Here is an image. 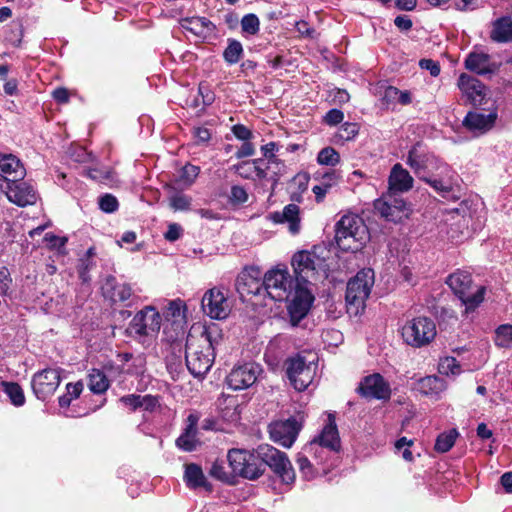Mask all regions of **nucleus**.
I'll list each match as a JSON object with an SVG mask.
<instances>
[{
    "label": "nucleus",
    "instance_id": "27",
    "mask_svg": "<svg viewBox=\"0 0 512 512\" xmlns=\"http://www.w3.org/2000/svg\"><path fill=\"white\" fill-rule=\"evenodd\" d=\"M180 25L202 40L212 36L216 30V26L209 19L198 16L183 18Z\"/></svg>",
    "mask_w": 512,
    "mask_h": 512
},
{
    "label": "nucleus",
    "instance_id": "18",
    "mask_svg": "<svg viewBox=\"0 0 512 512\" xmlns=\"http://www.w3.org/2000/svg\"><path fill=\"white\" fill-rule=\"evenodd\" d=\"M201 304L204 313L212 319H225L231 311L226 295L217 287L205 292Z\"/></svg>",
    "mask_w": 512,
    "mask_h": 512
},
{
    "label": "nucleus",
    "instance_id": "12",
    "mask_svg": "<svg viewBox=\"0 0 512 512\" xmlns=\"http://www.w3.org/2000/svg\"><path fill=\"white\" fill-rule=\"evenodd\" d=\"M438 158L429 152L422 144L416 143L408 151L406 164L413 170L415 175L425 182V178L434 172Z\"/></svg>",
    "mask_w": 512,
    "mask_h": 512
},
{
    "label": "nucleus",
    "instance_id": "52",
    "mask_svg": "<svg viewBox=\"0 0 512 512\" xmlns=\"http://www.w3.org/2000/svg\"><path fill=\"white\" fill-rule=\"evenodd\" d=\"M99 207L106 213H113L118 209V201L111 194H105L99 198Z\"/></svg>",
    "mask_w": 512,
    "mask_h": 512
},
{
    "label": "nucleus",
    "instance_id": "37",
    "mask_svg": "<svg viewBox=\"0 0 512 512\" xmlns=\"http://www.w3.org/2000/svg\"><path fill=\"white\" fill-rule=\"evenodd\" d=\"M88 387L95 394H102L109 388V380L99 369H92L88 375Z\"/></svg>",
    "mask_w": 512,
    "mask_h": 512
},
{
    "label": "nucleus",
    "instance_id": "17",
    "mask_svg": "<svg viewBox=\"0 0 512 512\" xmlns=\"http://www.w3.org/2000/svg\"><path fill=\"white\" fill-rule=\"evenodd\" d=\"M300 429V424L293 417L274 421L268 426L272 441L285 448H290L294 444Z\"/></svg>",
    "mask_w": 512,
    "mask_h": 512
},
{
    "label": "nucleus",
    "instance_id": "61",
    "mask_svg": "<svg viewBox=\"0 0 512 512\" xmlns=\"http://www.w3.org/2000/svg\"><path fill=\"white\" fill-rule=\"evenodd\" d=\"M140 399H141V395L129 394V395L122 396L119 401L123 405H125V406L129 407L131 410L135 411L136 409L140 408V406H141Z\"/></svg>",
    "mask_w": 512,
    "mask_h": 512
},
{
    "label": "nucleus",
    "instance_id": "32",
    "mask_svg": "<svg viewBox=\"0 0 512 512\" xmlns=\"http://www.w3.org/2000/svg\"><path fill=\"white\" fill-rule=\"evenodd\" d=\"M322 447L329 448L333 452H339L341 449V440L337 425L335 422V414L328 413L327 422L322 428Z\"/></svg>",
    "mask_w": 512,
    "mask_h": 512
},
{
    "label": "nucleus",
    "instance_id": "34",
    "mask_svg": "<svg viewBox=\"0 0 512 512\" xmlns=\"http://www.w3.org/2000/svg\"><path fill=\"white\" fill-rule=\"evenodd\" d=\"M184 480L187 486L192 489L204 488L206 491L212 489L201 467L197 464L192 463L185 466Z\"/></svg>",
    "mask_w": 512,
    "mask_h": 512
},
{
    "label": "nucleus",
    "instance_id": "35",
    "mask_svg": "<svg viewBox=\"0 0 512 512\" xmlns=\"http://www.w3.org/2000/svg\"><path fill=\"white\" fill-rule=\"evenodd\" d=\"M415 389L423 395L437 397L445 390V382L437 376H426L418 380Z\"/></svg>",
    "mask_w": 512,
    "mask_h": 512
},
{
    "label": "nucleus",
    "instance_id": "24",
    "mask_svg": "<svg viewBox=\"0 0 512 512\" xmlns=\"http://www.w3.org/2000/svg\"><path fill=\"white\" fill-rule=\"evenodd\" d=\"M458 86L474 106L482 105L485 98V86L482 82L467 74H461Z\"/></svg>",
    "mask_w": 512,
    "mask_h": 512
},
{
    "label": "nucleus",
    "instance_id": "1",
    "mask_svg": "<svg viewBox=\"0 0 512 512\" xmlns=\"http://www.w3.org/2000/svg\"><path fill=\"white\" fill-rule=\"evenodd\" d=\"M263 292L274 301H288V311L295 322L307 315L313 301L310 289L293 280L286 268L265 273Z\"/></svg>",
    "mask_w": 512,
    "mask_h": 512
},
{
    "label": "nucleus",
    "instance_id": "56",
    "mask_svg": "<svg viewBox=\"0 0 512 512\" xmlns=\"http://www.w3.org/2000/svg\"><path fill=\"white\" fill-rule=\"evenodd\" d=\"M200 168L198 166L187 164L181 172V179L188 185H191L199 175Z\"/></svg>",
    "mask_w": 512,
    "mask_h": 512
},
{
    "label": "nucleus",
    "instance_id": "8",
    "mask_svg": "<svg viewBox=\"0 0 512 512\" xmlns=\"http://www.w3.org/2000/svg\"><path fill=\"white\" fill-rule=\"evenodd\" d=\"M227 460L236 475L249 480L258 479L265 472L263 465L258 462L257 450L251 453L243 449H231Z\"/></svg>",
    "mask_w": 512,
    "mask_h": 512
},
{
    "label": "nucleus",
    "instance_id": "60",
    "mask_svg": "<svg viewBox=\"0 0 512 512\" xmlns=\"http://www.w3.org/2000/svg\"><path fill=\"white\" fill-rule=\"evenodd\" d=\"M232 132L234 134V136L239 139V140H242L243 142L244 141H248L252 138V132L250 129H248L245 125L243 124H236L232 127Z\"/></svg>",
    "mask_w": 512,
    "mask_h": 512
},
{
    "label": "nucleus",
    "instance_id": "28",
    "mask_svg": "<svg viewBox=\"0 0 512 512\" xmlns=\"http://www.w3.org/2000/svg\"><path fill=\"white\" fill-rule=\"evenodd\" d=\"M320 445V436H315L314 439L307 444L302 451L298 454L297 463L299 470L303 477L310 480L315 477V470L311 463L310 457L317 459V446Z\"/></svg>",
    "mask_w": 512,
    "mask_h": 512
},
{
    "label": "nucleus",
    "instance_id": "14",
    "mask_svg": "<svg viewBox=\"0 0 512 512\" xmlns=\"http://www.w3.org/2000/svg\"><path fill=\"white\" fill-rule=\"evenodd\" d=\"M60 383V369L46 368L33 375L31 385L37 399L45 401L55 393Z\"/></svg>",
    "mask_w": 512,
    "mask_h": 512
},
{
    "label": "nucleus",
    "instance_id": "36",
    "mask_svg": "<svg viewBox=\"0 0 512 512\" xmlns=\"http://www.w3.org/2000/svg\"><path fill=\"white\" fill-rule=\"evenodd\" d=\"M465 67L480 75H486L493 71L490 57L485 53H470L465 60Z\"/></svg>",
    "mask_w": 512,
    "mask_h": 512
},
{
    "label": "nucleus",
    "instance_id": "55",
    "mask_svg": "<svg viewBox=\"0 0 512 512\" xmlns=\"http://www.w3.org/2000/svg\"><path fill=\"white\" fill-rule=\"evenodd\" d=\"M340 161L339 153L332 147L322 149V165L335 166Z\"/></svg>",
    "mask_w": 512,
    "mask_h": 512
},
{
    "label": "nucleus",
    "instance_id": "3",
    "mask_svg": "<svg viewBox=\"0 0 512 512\" xmlns=\"http://www.w3.org/2000/svg\"><path fill=\"white\" fill-rule=\"evenodd\" d=\"M447 285L465 306V312L475 310L484 300L486 288L474 286L469 272L458 270L447 277Z\"/></svg>",
    "mask_w": 512,
    "mask_h": 512
},
{
    "label": "nucleus",
    "instance_id": "4",
    "mask_svg": "<svg viewBox=\"0 0 512 512\" xmlns=\"http://www.w3.org/2000/svg\"><path fill=\"white\" fill-rule=\"evenodd\" d=\"M374 285V271L363 269L347 283L346 307L351 316H357L365 309V302Z\"/></svg>",
    "mask_w": 512,
    "mask_h": 512
},
{
    "label": "nucleus",
    "instance_id": "16",
    "mask_svg": "<svg viewBox=\"0 0 512 512\" xmlns=\"http://www.w3.org/2000/svg\"><path fill=\"white\" fill-rule=\"evenodd\" d=\"M263 287L264 278H261V271L257 267L245 268L235 281V289L243 299L247 296H265Z\"/></svg>",
    "mask_w": 512,
    "mask_h": 512
},
{
    "label": "nucleus",
    "instance_id": "29",
    "mask_svg": "<svg viewBox=\"0 0 512 512\" xmlns=\"http://www.w3.org/2000/svg\"><path fill=\"white\" fill-rule=\"evenodd\" d=\"M199 422V415L191 413L187 417V426L184 432L177 438L176 445L178 448L191 452L196 449L199 441L197 439V425Z\"/></svg>",
    "mask_w": 512,
    "mask_h": 512
},
{
    "label": "nucleus",
    "instance_id": "64",
    "mask_svg": "<svg viewBox=\"0 0 512 512\" xmlns=\"http://www.w3.org/2000/svg\"><path fill=\"white\" fill-rule=\"evenodd\" d=\"M220 417L229 423L237 422L240 418L236 408L228 406L221 410Z\"/></svg>",
    "mask_w": 512,
    "mask_h": 512
},
{
    "label": "nucleus",
    "instance_id": "63",
    "mask_svg": "<svg viewBox=\"0 0 512 512\" xmlns=\"http://www.w3.org/2000/svg\"><path fill=\"white\" fill-rule=\"evenodd\" d=\"M419 65L422 69L428 70L434 77L438 76L440 73L439 64L432 59H422L420 60Z\"/></svg>",
    "mask_w": 512,
    "mask_h": 512
},
{
    "label": "nucleus",
    "instance_id": "49",
    "mask_svg": "<svg viewBox=\"0 0 512 512\" xmlns=\"http://www.w3.org/2000/svg\"><path fill=\"white\" fill-rule=\"evenodd\" d=\"M343 120H344V113L342 110L337 109V108L330 109L322 117V121L331 127L341 124L343 122Z\"/></svg>",
    "mask_w": 512,
    "mask_h": 512
},
{
    "label": "nucleus",
    "instance_id": "39",
    "mask_svg": "<svg viewBox=\"0 0 512 512\" xmlns=\"http://www.w3.org/2000/svg\"><path fill=\"white\" fill-rule=\"evenodd\" d=\"M243 55V47L242 44L235 40V39H229L228 40V46L225 48L223 52V58L224 60L230 64H236L239 62Z\"/></svg>",
    "mask_w": 512,
    "mask_h": 512
},
{
    "label": "nucleus",
    "instance_id": "59",
    "mask_svg": "<svg viewBox=\"0 0 512 512\" xmlns=\"http://www.w3.org/2000/svg\"><path fill=\"white\" fill-rule=\"evenodd\" d=\"M322 342L327 343L329 347H337L343 342V334L339 330H329L326 332V339H322Z\"/></svg>",
    "mask_w": 512,
    "mask_h": 512
},
{
    "label": "nucleus",
    "instance_id": "15",
    "mask_svg": "<svg viewBox=\"0 0 512 512\" xmlns=\"http://www.w3.org/2000/svg\"><path fill=\"white\" fill-rule=\"evenodd\" d=\"M262 368L255 362H247L235 366L228 374L226 381L232 390H243L251 387L258 379Z\"/></svg>",
    "mask_w": 512,
    "mask_h": 512
},
{
    "label": "nucleus",
    "instance_id": "50",
    "mask_svg": "<svg viewBox=\"0 0 512 512\" xmlns=\"http://www.w3.org/2000/svg\"><path fill=\"white\" fill-rule=\"evenodd\" d=\"M250 163L253 169V175L258 179H265L267 177V170L270 168L271 164H267L264 158L254 159L250 161Z\"/></svg>",
    "mask_w": 512,
    "mask_h": 512
},
{
    "label": "nucleus",
    "instance_id": "13",
    "mask_svg": "<svg viewBox=\"0 0 512 512\" xmlns=\"http://www.w3.org/2000/svg\"><path fill=\"white\" fill-rule=\"evenodd\" d=\"M428 176L425 178V182L443 197H447L453 191L458 181L457 173L440 159L434 166V172Z\"/></svg>",
    "mask_w": 512,
    "mask_h": 512
},
{
    "label": "nucleus",
    "instance_id": "26",
    "mask_svg": "<svg viewBox=\"0 0 512 512\" xmlns=\"http://www.w3.org/2000/svg\"><path fill=\"white\" fill-rule=\"evenodd\" d=\"M104 297L113 302H126L132 297V288L127 283H118L112 275L106 277L102 285Z\"/></svg>",
    "mask_w": 512,
    "mask_h": 512
},
{
    "label": "nucleus",
    "instance_id": "30",
    "mask_svg": "<svg viewBox=\"0 0 512 512\" xmlns=\"http://www.w3.org/2000/svg\"><path fill=\"white\" fill-rule=\"evenodd\" d=\"M414 179L401 164H395L390 172L388 183L389 193L407 192L413 187Z\"/></svg>",
    "mask_w": 512,
    "mask_h": 512
},
{
    "label": "nucleus",
    "instance_id": "33",
    "mask_svg": "<svg viewBox=\"0 0 512 512\" xmlns=\"http://www.w3.org/2000/svg\"><path fill=\"white\" fill-rule=\"evenodd\" d=\"M490 37L494 42L506 43L512 41V18L503 16L496 19L492 24Z\"/></svg>",
    "mask_w": 512,
    "mask_h": 512
},
{
    "label": "nucleus",
    "instance_id": "10",
    "mask_svg": "<svg viewBox=\"0 0 512 512\" xmlns=\"http://www.w3.org/2000/svg\"><path fill=\"white\" fill-rule=\"evenodd\" d=\"M185 360L188 371L196 378L203 377L211 368L214 361V353L201 347L193 339V335H187Z\"/></svg>",
    "mask_w": 512,
    "mask_h": 512
},
{
    "label": "nucleus",
    "instance_id": "42",
    "mask_svg": "<svg viewBox=\"0 0 512 512\" xmlns=\"http://www.w3.org/2000/svg\"><path fill=\"white\" fill-rule=\"evenodd\" d=\"M495 344L501 348L512 347V325L502 324L496 329Z\"/></svg>",
    "mask_w": 512,
    "mask_h": 512
},
{
    "label": "nucleus",
    "instance_id": "22",
    "mask_svg": "<svg viewBox=\"0 0 512 512\" xmlns=\"http://www.w3.org/2000/svg\"><path fill=\"white\" fill-rule=\"evenodd\" d=\"M6 196L10 202L21 207L32 205L37 200L33 186L26 182H19V180L9 182Z\"/></svg>",
    "mask_w": 512,
    "mask_h": 512
},
{
    "label": "nucleus",
    "instance_id": "41",
    "mask_svg": "<svg viewBox=\"0 0 512 512\" xmlns=\"http://www.w3.org/2000/svg\"><path fill=\"white\" fill-rule=\"evenodd\" d=\"M457 436L458 432L456 429L441 433L436 439L435 450L440 453L449 451L453 447Z\"/></svg>",
    "mask_w": 512,
    "mask_h": 512
},
{
    "label": "nucleus",
    "instance_id": "2",
    "mask_svg": "<svg viewBox=\"0 0 512 512\" xmlns=\"http://www.w3.org/2000/svg\"><path fill=\"white\" fill-rule=\"evenodd\" d=\"M335 242L343 251H358L369 240V230L358 214L348 212L335 224Z\"/></svg>",
    "mask_w": 512,
    "mask_h": 512
},
{
    "label": "nucleus",
    "instance_id": "47",
    "mask_svg": "<svg viewBox=\"0 0 512 512\" xmlns=\"http://www.w3.org/2000/svg\"><path fill=\"white\" fill-rule=\"evenodd\" d=\"M260 21L255 14H247L241 20V28L243 33L255 35L259 32Z\"/></svg>",
    "mask_w": 512,
    "mask_h": 512
},
{
    "label": "nucleus",
    "instance_id": "48",
    "mask_svg": "<svg viewBox=\"0 0 512 512\" xmlns=\"http://www.w3.org/2000/svg\"><path fill=\"white\" fill-rule=\"evenodd\" d=\"M95 266L93 259L81 258L77 267L78 275L82 283H89L91 277L89 275L90 270Z\"/></svg>",
    "mask_w": 512,
    "mask_h": 512
},
{
    "label": "nucleus",
    "instance_id": "19",
    "mask_svg": "<svg viewBox=\"0 0 512 512\" xmlns=\"http://www.w3.org/2000/svg\"><path fill=\"white\" fill-rule=\"evenodd\" d=\"M129 328L138 336L158 333L161 328V315L154 307L147 306L133 317Z\"/></svg>",
    "mask_w": 512,
    "mask_h": 512
},
{
    "label": "nucleus",
    "instance_id": "6",
    "mask_svg": "<svg viewBox=\"0 0 512 512\" xmlns=\"http://www.w3.org/2000/svg\"><path fill=\"white\" fill-rule=\"evenodd\" d=\"M291 264L295 279L301 286L308 288V285L316 283L319 279L320 256L316 246H313L311 250L296 252L292 257Z\"/></svg>",
    "mask_w": 512,
    "mask_h": 512
},
{
    "label": "nucleus",
    "instance_id": "62",
    "mask_svg": "<svg viewBox=\"0 0 512 512\" xmlns=\"http://www.w3.org/2000/svg\"><path fill=\"white\" fill-rule=\"evenodd\" d=\"M255 154V147L254 145L248 140L244 141L240 148L235 153V157L238 159L251 157Z\"/></svg>",
    "mask_w": 512,
    "mask_h": 512
},
{
    "label": "nucleus",
    "instance_id": "9",
    "mask_svg": "<svg viewBox=\"0 0 512 512\" xmlns=\"http://www.w3.org/2000/svg\"><path fill=\"white\" fill-rule=\"evenodd\" d=\"M435 336V323L428 317L413 318L402 327V337L412 347L426 346L434 340Z\"/></svg>",
    "mask_w": 512,
    "mask_h": 512
},
{
    "label": "nucleus",
    "instance_id": "45",
    "mask_svg": "<svg viewBox=\"0 0 512 512\" xmlns=\"http://www.w3.org/2000/svg\"><path fill=\"white\" fill-rule=\"evenodd\" d=\"M350 100L349 93L340 88H332L327 91L325 101L330 105H343Z\"/></svg>",
    "mask_w": 512,
    "mask_h": 512
},
{
    "label": "nucleus",
    "instance_id": "20",
    "mask_svg": "<svg viewBox=\"0 0 512 512\" xmlns=\"http://www.w3.org/2000/svg\"><path fill=\"white\" fill-rule=\"evenodd\" d=\"M357 392L364 397L380 400L389 399L391 395L389 384L378 373L366 376L360 382Z\"/></svg>",
    "mask_w": 512,
    "mask_h": 512
},
{
    "label": "nucleus",
    "instance_id": "11",
    "mask_svg": "<svg viewBox=\"0 0 512 512\" xmlns=\"http://www.w3.org/2000/svg\"><path fill=\"white\" fill-rule=\"evenodd\" d=\"M373 206L375 211L388 222L400 223L411 214V208L405 200L392 193L376 199Z\"/></svg>",
    "mask_w": 512,
    "mask_h": 512
},
{
    "label": "nucleus",
    "instance_id": "7",
    "mask_svg": "<svg viewBox=\"0 0 512 512\" xmlns=\"http://www.w3.org/2000/svg\"><path fill=\"white\" fill-rule=\"evenodd\" d=\"M258 462L263 467L268 466L284 483H291L295 479L292 464L285 452L271 445H260L257 448Z\"/></svg>",
    "mask_w": 512,
    "mask_h": 512
},
{
    "label": "nucleus",
    "instance_id": "31",
    "mask_svg": "<svg viewBox=\"0 0 512 512\" xmlns=\"http://www.w3.org/2000/svg\"><path fill=\"white\" fill-rule=\"evenodd\" d=\"M0 173L9 183L23 179L25 169L16 156L12 154H0Z\"/></svg>",
    "mask_w": 512,
    "mask_h": 512
},
{
    "label": "nucleus",
    "instance_id": "38",
    "mask_svg": "<svg viewBox=\"0 0 512 512\" xmlns=\"http://www.w3.org/2000/svg\"><path fill=\"white\" fill-rule=\"evenodd\" d=\"M310 175L307 172H300L291 180L289 189L293 200H298L301 193L307 190Z\"/></svg>",
    "mask_w": 512,
    "mask_h": 512
},
{
    "label": "nucleus",
    "instance_id": "23",
    "mask_svg": "<svg viewBox=\"0 0 512 512\" xmlns=\"http://www.w3.org/2000/svg\"><path fill=\"white\" fill-rule=\"evenodd\" d=\"M300 209L296 204L286 205L282 211L270 213L267 218L275 224H288V230L292 235L300 231Z\"/></svg>",
    "mask_w": 512,
    "mask_h": 512
},
{
    "label": "nucleus",
    "instance_id": "53",
    "mask_svg": "<svg viewBox=\"0 0 512 512\" xmlns=\"http://www.w3.org/2000/svg\"><path fill=\"white\" fill-rule=\"evenodd\" d=\"M191 205V198L184 194H175L170 198V206L174 210H188Z\"/></svg>",
    "mask_w": 512,
    "mask_h": 512
},
{
    "label": "nucleus",
    "instance_id": "54",
    "mask_svg": "<svg viewBox=\"0 0 512 512\" xmlns=\"http://www.w3.org/2000/svg\"><path fill=\"white\" fill-rule=\"evenodd\" d=\"M229 199L232 204H237V205L243 204V203L247 202V200H248V193L244 189V187L239 186V185H234L231 187Z\"/></svg>",
    "mask_w": 512,
    "mask_h": 512
},
{
    "label": "nucleus",
    "instance_id": "43",
    "mask_svg": "<svg viewBox=\"0 0 512 512\" xmlns=\"http://www.w3.org/2000/svg\"><path fill=\"white\" fill-rule=\"evenodd\" d=\"M4 391L15 406H22L25 403V396L19 384L14 382H3Z\"/></svg>",
    "mask_w": 512,
    "mask_h": 512
},
{
    "label": "nucleus",
    "instance_id": "58",
    "mask_svg": "<svg viewBox=\"0 0 512 512\" xmlns=\"http://www.w3.org/2000/svg\"><path fill=\"white\" fill-rule=\"evenodd\" d=\"M12 279L6 267H0V293L5 295L10 290Z\"/></svg>",
    "mask_w": 512,
    "mask_h": 512
},
{
    "label": "nucleus",
    "instance_id": "25",
    "mask_svg": "<svg viewBox=\"0 0 512 512\" xmlns=\"http://www.w3.org/2000/svg\"><path fill=\"white\" fill-rule=\"evenodd\" d=\"M497 119L496 112L483 114L480 112H469L463 120V125L476 135L489 131Z\"/></svg>",
    "mask_w": 512,
    "mask_h": 512
},
{
    "label": "nucleus",
    "instance_id": "51",
    "mask_svg": "<svg viewBox=\"0 0 512 512\" xmlns=\"http://www.w3.org/2000/svg\"><path fill=\"white\" fill-rule=\"evenodd\" d=\"M250 163L253 169V175L258 179H265L267 177V170L270 168L271 164H267L264 158L254 159L250 161Z\"/></svg>",
    "mask_w": 512,
    "mask_h": 512
},
{
    "label": "nucleus",
    "instance_id": "46",
    "mask_svg": "<svg viewBox=\"0 0 512 512\" xmlns=\"http://www.w3.org/2000/svg\"><path fill=\"white\" fill-rule=\"evenodd\" d=\"M279 148L280 146L276 142H269L261 146V152L267 164L282 165L281 161L277 158L275 154L276 152L279 151Z\"/></svg>",
    "mask_w": 512,
    "mask_h": 512
},
{
    "label": "nucleus",
    "instance_id": "40",
    "mask_svg": "<svg viewBox=\"0 0 512 512\" xmlns=\"http://www.w3.org/2000/svg\"><path fill=\"white\" fill-rule=\"evenodd\" d=\"M359 132V126L356 123L345 122L333 136V143H339L353 139Z\"/></svg>",
    "mask_w": 512,
    "mask_h": 512
},
{
    "label": "nucleus",
    "instance_id": "44",
    "mask_svg": "<svg viewBox=\"0 0 512 512\" xmlns=\"http://www.w3.org/2000/svg\"><path fill=\"white\" fill-rule=\"evenodd\" d=\"M341 179V173L336 169L322 170V198L328 190L337 185Z\"/></svg>",
    "mask_w": 512,
    "mask_h": 512
},
{
    "label": "nucleus",
    "instance_id": "57",
    "mask_svg": "<svg viewBox=\"0 0 512 512\" xmlns=\"http://www.w3.org/2000/svg\"><path fill=\"white\" fill-rule=\"evenodd\" d=\"M440 369L445 373L456 375L460 373V365L453 357H447L440 363Z\"/></svg>",
    "mask_w": 512,
    "mask_h": 512
},
{
    "label": "nucleus",
    "instance_id": "5",
    "mask_svg": "<svg viewBox=\"0 0 512 512\" xmlns=\"http://www.w3.org/2000/svg\"><path fill=\"white\" fill-rule=\"evenodd\" d=\"M288 358L285 363V373L291 385L298 391L305 390L313 381L317 367L318 356L309 354Z\"/></svg>",
    "mask_w": 512,
    "mask_h": 512
},
{
    "label": "nucleus",
    "instance_id": "21",
    "mask_svg": "<svg viewBox=\"0 0 512 512\" xmlns=\"http://www.w3.org/2000/svg\"><path fill=\"white\" fill-rule=\"evenodd\" d=\"M188 335H193L201 347L214 353L215 347L222 341L223 334L219 325L212 323L207 326L192 327Z\"/></svg>",
    "mask_w": 512,
    "mask_h": 512
}]
</instances>
